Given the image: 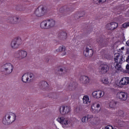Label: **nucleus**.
<instances>
[{
  "instance_id": "nucleus-1",
  "label": "nucleus",
  "mask_w": 129,
  "mask_h": 129,
  "mask_svg": "<svg viewBox=\"0 0 129 129\" xmlns=\"http://www.w3.org/2000/svg\"><path fill=\"white\" fill-rule=\"evenodd\" d=\"M114 61H115L113 65L116 70L121 69V64L125 61L122 54L119 53H115L114 55Z\"/></svg>"
},
{
  "instance_id": "nucleus-2",
  "label": "nucleus",
  "mask_w": 129,
  "mask_h": 129,
  "mask_svg": "<svg viewBox=\"0 0 129 129\" xmlns=\"http://www.w3.org/2000/svg\"><path fill=\"white\" fill-rule=\"evenodd\" d=\"M55 22L53 19H48L42 21L40 23V28L43 30H48L51 29L53 27H55Z\"/></svg>"
},
{
  "instance_id": "nucleus-3",
  "label": "nucleus",
  "mask_w": 129,
  "mask_h": 129,
  "mask_svg": "<svg viewBox=\"0 0 129 129\" xmlns=\"http://www.w3.org/2000/svg\"><path fill=\"white\" fill-rule=\"evenodd\" d=\"M16 118V114L11 112L7 113L3 118V123L5 125L9 124V123L14 122Z\"/></svg>"
},
{
  "instance_id": "nucleus-4",
  "label": "nucleus",
  "mask_w": 129,
  "mask_h": 129,
  "mask_svg": "<svg viewBox=\"0 0 129 129\" xmlns=\"http://www.w3.org/2000/svg\"><path fill=\"white\" fill-rule=\"evenodd\" d=\"M46 13H47L46 8L44 6L41 5L35 10L34 15H35L36 17H42L44 16Z\"/></svg>"
},
{
  "instance_id": "nucleus-5",
  "label": "nucleus",
  "mask_w": 129,
  "mask_h": 129,
  "mask_svg": "<svg viewBox=\"0 0 129 129\" xmlns=\"http://www.w3.org/2000/svg\"><path fill=\"white\" fill-rule=\"evenodd\" d=\"M2 68L4 70L7 74H11L14 70V66L11 63H7L2 66Z\"/></svg>"
},
{
  "instance_id": "nucleus-6",
  "label": "nucleus",
  "mask_w": 129,
  "mask_h": 129,
  "mask_svg": "<svg viewBox=\"0 0 129 129\" xmlns=\"http://www.w3.org/2000/svg\"><path fill=\"white\" fill-rule=\"evenodd\" d=\"M27 55H28L27 51L23 50H20L16 51L14 53V57L16 58H21V59H23V58L27 57Z\"/></svg>"
},
{
  "instance_id": "nucleus-7",
  "label": "nucleus",
  "mask_w": 129,
  "mask_h": 129,
  "mask_svg": "<svg viewBox=\"0 0 129 129\" xmlns=\"http://www.w3.org/2000/svg\"><path fill=\"white\" fill-rule=\"evenodd\" d=\"M99 70L101 74H105L109 71V67L107 64L103 63L99 66Z\"/></svg>"
},
{
  "instance_id": "nucleus-8",
  "label": "nucleus",
  "mask_w": 129,
  "mask_h": 129,
  "mask_svg": "<svg viewBox=\"0 0 129 129\" xmlns=\"http://www.w3.org/2000/svg\"><path fill=\"white\" fill-rule=\"evenodd\" d=\"M21 44V39L19 38H15L11 42V47L13 49H17L19 48V46Z\"/></svg>"
},
{
  "instance_id": "nucleus-9",
  "label": "nucleus",
  "mask_w": 129,
  "mask_h": 129,
  "mask_svg": "<svg viewBox=\"0 0 129 129\" xmlns=\"http://www.w3.org/2000/svg\"><path fill=\"white\" fill-rule=\"evenodd\" d=\"M92 95L94 98H100L104 95V92L101 90L94 91L92 92Z\"/></svg>"
},
{
  "instance_id": "nucleus-10",
  "label": "nucleus",
  "mask_w": 129,
  "mask_h": 129,
  "mask_svg": "<svg viewBox=\"0 0 129 129\" xmlns=\"http://www.w3.org/2000/svg\"><path fill=\"white\" fill-rule=\"evenodd\" d=\"M29 77H30V78H33L34 74L30 73L24 74L22 77L23 82H24V83L28 82V81H29Z\"/></svg>"
},
{
  "instance_id": "nucleus-11",
  "label": "nucleus",
  "mask_w": 129,
  "mask_h": 129,
  "mask_svg": "<svg viewBox=\"0 0 129 129\" xmlns=\"http://www.w3.org/2000/svg\"><path fill=\"white\" fill-rule=\"evenodd\" d=\"M117 27H118V23L116 22H111L106 25V28L108 30H111V31L115 30Z\"/></svg>"
},
{
  "instance_id": "nucleus-12",
  "label": "nucleus",
  "mask_w": 129,
  "mask_h": 129,
  "mask_svg": "<svg viewBox=\"0 0 129 129\" xmlns=\"http://www.w3.org/2000/svg\"><path fill=\"white\" fill-rule=\"evenodd\" d=\"M129 84V78L127 77L122 78L119 82V85L122 87L123 85Z\"/></svg>"
},
{
  "instance_id": "nucleus-13",
  "label": "nucleus",
  "mask_w": 129,
  "mask_h": 129,
  "mask_svg": "<svg viewBox=\"0 0 129 129\" xmlns=\"http://www.w3.org/2000/svg\"><path fill=\"white\" fill-rule=\"evenodd\" d=\"M103 37H104V36H102L101 37H99V38L96 40L97 43L99 44L101 48L107 46V42L103 40Z\"/></svg>"
},
{
  "instance_id": "nucleus-14",
  "label": "nucleus",
  "mask_w": 129,
  "mask_h": 129,
  "mask_svg": "<svg viewBox=\"0 0 129 129\" xmlns=\"http://www.w3.org/2000/svg\"><path fill=\"white\" fill-rule=\"evenodd\" d=\"M117 96L119 97V99L123 100V101L127 99V94L124 92H118L117 93Z\"/></svg>"
},
{
  "instance_id": "nucleus-15",
  "label": "nucleus",
  "mask_w": 129,
  "mask_h": 129,
  "mask_svg": "<svg viewBox=\"0 0 129 129\" xmlns=\"http://www.w3.org/2000/svg\"><path fill=\"white\" fill-rule=\"evenodd\" d=\"M60 112L61 114H67L70 111V107L69 106H62L60 108Z\"/></svg>"
},
{
  "instance_id": "nucleus-16",
  "label": "nucleus",
  "mask_w": 129,
  "mask_h": 129,
  "mask_svg": "<svg viewBox=\"0 0 129 129\" xmlns=\"http://www.w3.org/2000/svg\"><path fill=\"white\" fill-rule=\"evenodd\" d=\"M84 54L86 57H91L93 55V49L90 48L89 49L88 47L86 48V50L84 51Z\"/></svg>"
},
{
  "instance_id": "nucleus-17",
  "label": "nucleus",
  "mask_w": 129,
  "mask_h": 129,
  "mask_svg": "<svg viewBox=\"0 0 129 129\" xmlns=\"http://www.w3.org/2000/svg\"><path fill=\"white\" fill-rule=\"evenodd\" d=\"M56 120H57L58 122H60V123H61L62 125H67L68 124H69V122L67 119H65L64 117H58L56 119Z\"/></svg>"
},
{
  "instance_id": "nucleus-18",
  "label": "nucleus",
  "mask_w": 129,
  "mask_h": 129,
  "mask_svg": "<svg viewBox=\"0 0 129 129\" xmlns=\"http://www.w3.org/2000/svg\"><path fill=\"white\" fill-rule=\"evenodd\" d=\"M80 80L84 84H88V83L90 82V79L89 78L85 76H82L81 77Z\"/></svg>"
},
{
  "instance_id": "nucleus-19",
  "label": "nucleus",
  "mask_w": 129,
  "mask_h": 129,
  "mask_svg": "<svg viewBox=\"0 0 129 129\" xmlns=\"http://www.w3.org/2000/svg\"><path fill=\"white\" fill-rule=\"evenodd\" d=\"M58 38L60 40H66L67 39V33L64 31H61L58 33Z\"/></svg>"
},
{
  "instance_id": "nucleus-20",
  "label": "nucleus",
  "mask_w": 129,
  "mask_h": 129,
  "mask_svg": "<svg viewBox=\"0 0 129 129\" xmlns=\"http://www.w3.org/2000/svg\"><path fill=\"white\" fill-rule=\"evenodd\" d=\"M9 20H10V23L11 24H17V23H18L19 18L15 16L13 18L11 17Z\"/></svg>"
},
{
  "instance_id": "nucleus-21",
  "label": "nucleus",
  "mask_w": 129,
  "mask_h": 129,
  "mask_svg": "<svg viewBox=\"0 0 129 129\" xmlns=\"http://www.w3.org/2000/svg\"><path fill=\"white\" fill-rule=\"evenodd\" d=\"M77 88V83L76 82H73V84L69 86V90H74Z\"/></svg>"
},
{
  "instance_id": "nucleus-22",
  "label": "nucleus",
  "mask_w": 129,
  "mask_h": 129,
  "mask_svg": "<svg viewBox=\"0 0 129 129\" xmlns=\"http://www.w3.org/2000/svg\"><path fill=\"white\" fill-rule=\"evenodd\" d=\"M83 103L87 104L89 102V97L87 95H85L83 98Z\"/></svg>"
},
{
  "instance_id": "nucleus-23",
  "label": "nucleus",
  "mask_w": 129,
  "mask_h": 129,
  "mask_svg": "<svg viewBox=\"0 0 129 129\" xmlns=\"http://www.w3.org/2000/svg\"><path fill=\"white\" fill-rule=\"evenodd\" d=\"M117 102L116 101H113L112 100L109 103V105L111 108H114L115 107V105H116Z\"/></svg>"
},
{
  "instance_id": "nucleus-24",
  "label": "nucleus",
  "mask_w": 129,
  "mask_h": 129,
  "mask_svg": "<svg viewBox=\"0 0 129 129\" xmlns=\"http://www.w3.org/2000/svg\"><path fill=\"white\" fill-rule=\"evenodd\" d=\"M66 50V48L64 46H59V48L56 50V52H65Z\"/></svg>"
},
{
  "instance_id": "nucleus-25",
  "label": "nucleus",
  "mask_w": 129,
  "mask_h": 129,
  "mask_svg": "<svg viewBox=\"0 0 129 129\" xmlns=\"http://www.w3.org/2000/svg\"><path fill=\"white\" fill-rule=\"evenodd\" d=\"M48 83L45 81H42L41 82V86L42 88H46V87H48Z\"/></svg>"
},
{
  "instance_id": "nucleus-26",
  "label": "nucleus",
  "mask_w": 129,
  "mask_h": 129,
  "mask_svg": "<svg viewBox=\"0 0 129 129\" xmlns=\"http://www.w3.org/2000/svg\"><path fill=\"white\" fill-rule=\"evenodd\" d=\"M102 82H103L104 84L107 85H108V84H109V81H108V79L107 78H103L102 79Z\"/></svg>"
},
{
  "instance_id": "nucleus-27",
  "label": "nucleus",
  "mask_w": 129,
  "mask_h": 129,
  "mask_svg": "<svg viewBox=\"0 0 129 129\" xmlns=\"http://www.w3.org/2000/svg\"><path fill=\"white\" fill-rule=\"evenodd\" d=\"M122 27L124 29H127L129 27V22H125L122 25Z\"/></svg>"
},
{
  "instance_id": "nucleus-28",
  "label": "nucleus",
  "mask_w": 129,
  "mask_h": 129,
  "mask_svg": "<svg viewBox=\"0 0 129 129\" xmlns=\"http://www.w3.org/2000/svg\"><path fill=\"white\" fill-rule=\"evenodd\" d=\"M123 114H124V112H123V111L120 110L117 113V115H118V116H123Z\"/></svg>"
},
{
  "instance_id": "nucleus-29",
  "label": "nucleus",
  "mask_w": 129,
  "mask_h": 129,
  "mask_svg": "<svg viewBox=\"0 0 129 129\" xmlns=\"http://www.w3.org/2000/svg\"><path fill=\"white\" fill-rule=\"evenodd\" d=\"M91 118H93V115L91 114H88L87 117V121H89V120H91Z\"/></svg>"
},
{
  "instance_id": "nucleus-30",
  "label": "nucleus",
  "mask_w": 129,
  "mask_h": 129,
  "mask_svg": "<svg viewBox=\"0 0 129 129\" xmlns=\"http://www.w3.org/2000/svg\"><path fill=\"white\" fill-rule=\"evenodd\" d=\"M86 119H87V117L86 116H84L82 118V121L83 122H86Z\"/></svg>"
},
{
  "instance_id": "nucleus-31",
  "label": "nucleus",
  "mask_w": 129,
  "mask_h": 129,
  "mask_svg": "<svg viewBox=\"0 0 129 129\" xmlns=\"http://www.w3.org/2000/svg\"><path fill=\"white\" fill-rule=\"evenodd\" d=\"M105 129H113V127L112 126L109 125H107L105 127Z\"/></svg>"
},
{
  "instance_id": "nucleus-32",
  "label": "nucleus",
  "mask_w": 129,
  "mask_h": 129,
  "mask_svg": "<svg viewBox=\"0 0 129 129\" xmlns=\"http://www.w3.org/2000/svg\"><path fill=\"white\" fill-rule=\"evenodd\" d=\"M94 4H96V5H99L100 3V1L99 0H94Z\"/></svg>"
},
{
  "instance_id": "nucleus-33",
  "label": "nucleus",
  "mask_w": 129,
  "mask_h": 129,
  "mask_svg": "<svg viewBox=\"0 0 129 129\" xmlns=\"http://www.w3.org/2000/svg\"><path fill=\"white\" fill-rule=\"evenodd\" d=\"M65 8L64 6L62 7L60 9H59V12L60 13H63L64 12V8Z\"/></svg>"
},
{
  "instance_id": "nucleus-34",
  "label": "nucleus",
  "mask_w": 129,
  "mask_h": 129,
  "mask_svg": "<svg viewBox=\"0 0 129 129\" xmlns=\"http://www.w3.org/2000/svg\"><path fill=\"white\" fill-rule=\"evenodd\" d=\"M126 69L127 70V73H128V71H129V64H127L126 66Z\"/></svg>"
},
{
  "instance_id": "nucleus-35",
  "label": "nucleus",
  "mask_w": 129,
  "mask_h": 129,
  "mask_svg": "<svg viewBox=\"0 0 129 129\" xmlns=\"http://www.w3.org/2000/svg\"><path fill=\"white\" fill-rule=\"evenodd\" d=\"M101 4H103V3H105L106 0H99Z\"/></svg>"
},
{
  "instance_id": "nucleus-36",
  "label": "nucleus",
  "mask_w": 129,
  "mask_h": 129,
  "mask_svg": "<svg viewBox=\"0 0 129 129\" xmlns=\"http://www.w3.org/2000/svg\"><path fill=\"white\" fill-rule=\"evenodd\" d=\"M126 62L129 63V55L126 57Z\"/></svg>"
},
{
  "instance_id": "nucleus-37",
  "label": "nucleus",
  "mask_w": 129,
  "mask_h": 129,
  "mask_svg": "<svg viewBox=\"0 0 129 129\" xmlns=\"http://www.w3.org/2000/svg\"><path fill=\"white\" fill-rule=\"evenodd\" d=\"M100 106V105H99V104H97V105H96V107H97V108H99Z\"/></svg>"
},
{
  "instance_id": "nucleus-38",
  "label": "nucleus",
  "mask_w": 129,
  "mask_h": 129,
  "mask_svg": "<svg viewBox=\"0 0 129 129\" xmlns=\"http://www.w3.org/2000/svg\"><path fill=\"white\" fill-rule=\"evenodd\" d=\"M65 55H66V52H64L63 53V54H62V56H65Z\"/></svg>"
},
{
  "instance_id": "nucleus-39",
  "label": "nucleus",
  "mask_w": 129,
  "mask_h": 129,
  "mask_svg": "<svg viewBox=\"0 0 129 129\" xmlns=\"http://www.w3.org/2000/svg\"><path fill=\"white\" fill-rule=\"evenodd\" d=\"M49 57H50V56H48V58H47L46 62H49Z\"/></svg>"
},
{
  "instance_id": "nucleus-40",
  "label": "nucleus",
  "mask_w": 129,
  "mask_h": 129,
  "mask_svg": "<svg viewBox=\"0 0 129 129\" xmlns=\"http://www.w3.org/2000/svg\"><path fill=\"white\" fill-rule=\"evenodd\" d=\"M59 71H60V72H63V69H60Z\"/></svg>"
},
{
  "instance_id": "nucleus-41",
  "label": "nucleus",
  "mask_w": 129,
  "mask_h": 129,
  "mask_svg": "<svg viewBox=\"0 0 129 129\" xmlns=\"http://www.w3.org/2000/svg\"><path fill=\"white\" fill-rule=\"evenodd\" d=\"M121 50H124V47H121Z\"/></svg>"
},
{
  "instance_id": "nucleus-42",
  "label": "nucleus",
  "mask_w": 129,
  "mask_h": 129,
  "mask_svg": "<svg viewBox=\"0 0 129 129\" xmlns=\"http://www.w3.org/2000/svg\"><path fill=\"white\" fill-rule=\"evenodd\" d=\"M65 72H66V73H67V72H68V71L66 70L65 71Z\"/></svg>"
},
{
  "instance_id": "nucleus-43",
  "label": "nucleus",
  "mask_w": 129,
  "mask_h": 129,
  "mask_svg": "<svg viewBox=\"0 0 129 129\" xmlns=\"http://www.w3.org/2000/svg\"><path fill=\"white\" fill-rule=\"evenodd\" d=\"M60 76H63V74H61L60 75Z\"/></svg>"
},
{
  "instance_id": "nucleus-44",
  "label": "nucleus",
  "mask_w": 129,
  "mask_h": 129,
  "mask_svg": "<svg viewBox=\"0 0 129 129\" xmlns=\"http://www.w3.org/2000/svg\"><path fill=\"white\" fill-rule=\"evenodd\" d=\"M79 18H81V17H80V16H79Z\"/></svg>"
},
{
  "instance_id": "nucleus-45",
  "label": "nucleus",
  "mask_w": 129,
  "mask_h": 129,
  "mask_svg": "<svg viewBox=\"0 0 129 129\" xmlns=\"http://www.w3.org/2000/svg\"><path fill=\"white\" fill-rule=\"evenodd\" d=\"M42 52H43V50H42Z\"/></svg>"
}]
</instances>
